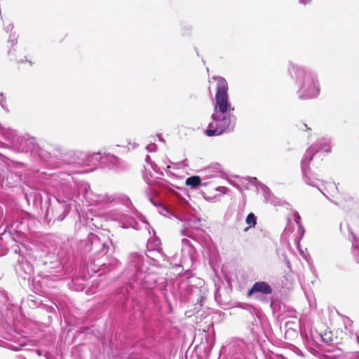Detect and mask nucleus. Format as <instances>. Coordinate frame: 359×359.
I'll return each instance as SVG.
<instances>
[{
	"label": "nucleus",
	"mask_w": 359,
	"mask_h": 359,
	"mask_svg": "<svg viewBox=\"0 0 359 359\" xmlns=\"http://www.w3.org/2000/svg\"><path fill=\"white\" fill-rule=\"evenodd\" d=\"M151 167L152 170L156 172V174H159L161 175H163V172L161 170L160 168L154 163H151Z\"/></svg>",
	"instance_id": "nucleus-23"
},
{
	"label": "nucleus",
	"mask_w": 359,
	"mask_h": 359,
	"mask_svg": "<svg viewBox=\"0 0 359 359\" xmlns=\"http://www.w3.org/2000/svg\"><path fill=\"white\" fill-rule=\"evenodd\" d=\"M16 149L21 152L37 151L38 145L34 137L29 135L20 137L19 142L15 145Z\"/></svg>",
	"instance_id": "nucleus-8"
},
{
	"label": "nucleus",
	"mask_w": 359,
	"mask_h": 359,
	"mask_svg": "<svg viewBox=\"0 0 359 359\" xmlns=\"http://www.w3.org/2000/svg\"><path fill=\"white\" fill-rule=\"evenodd\" d=\"M355 339L357 340L358 344H359V334H355Z\"/></svg>",
	"instance_id": "nucleus-36"
},
{
	"label": "nucleus",
	"mask_w": 359,
	"mask_h": 359,
	"mask_svg": "<svg viewBox=\"0 0 359 359\" xmlns=\"http://www.w3.org/2000/svg\"><path fill=\"white\" fill-rule=\"evenodd\" d=\"M182 243L183 245H187V246H189V247H191V242L189 239L187 238H183L182 240Z\"/></svg>",
	"instance_id": "nucleus-29"
},
{
	"label": "nucleus",
	"mask_w": 359,
	"mask_h": 359,
	"mask_svg": "<svg viewBox=\"0 0 359 359\" xmlns=\"http://www.w3.org/2000/svg\"><path fill=\"white\" fill-rule=\"evenodd\" d=\"M3 134L5 137L9 140L14 147L19 142L20 136L18 135V133L15 130L8 129L3 131Z\"/></svg>",
	"instance_id": "nucleus-13"
},
{
	"label": "nucleus",
	"mask_w": 359,
	"mask_h": 359,
	"mask_svg": "<svg viewBox=\"0 0 359 359\" xmlns=\"http://www.w3.org/2000/svg\"><path fill=\"white\" fill-rule=\"evenodd\" d=\"M245 222L249 225V227L255 226L257 224V217L254 213H249L246 217Z\"/></svg>",
	"instance_id": "nucleus-20"
},
{
	"label": "nucleus",
	"mask_w": 359,
	"mask_h": 359,
	"mask_svg": "<svg viewBox=\"0 0 359 359\" xmlns=\"http://www.w3.org/2000/svg\"><path fill=\"white\" fill-rule=\"evenodd\" d=\"M350 233L352 235V253L355 261L359 263V236H355L352 231Z\"/></svg>",
	"instance_id": "nucleus-14"
},
{
	"label": "nucleus",
	"mask_w": 359,
	"mask_h": 359,
	"mask_svg": "<svg viewBox=\"0 0 359 359\" xmlns=\"http://www.w3.org/2000/svg\"><path fill=\"white\" fill-rule=\"evenodd\" d=\"M327 359H344L343 357H327Z\"/></svg>",
	"instance_id": "nucleus-34"
},
{
	"label": "nucleus",
	"mask_w": 359,
	"mask_h": 359,
	"mask_svg": "<svg viewBox=\"0 0 359 359\" xmlns=\"http://www.w3.org/2000/svg\"><path fill=\"white\" fill-rule=\"evenodd\" d=\"M288 219H289V224L286 226V227L284 230V233L286 235L293 232L294 229V226L290 222V219H292V217L290 216V217H289Z\"/></svg>",
	"instance_id": "nucleus-22"
},
{
	"label": "nucleus",
	"mask_w": 359,
	"mask_h": 359,
	"mask_svg": "<svg viewBox=\"0 0 359 359\" xmlns=\"http://www.w3.org/2000/svg\"><path fill=\"white\" fill-rule=\"evenodd\" d=\"M182 235H185V234H184V230H182Z\"/></svg>",
	"instance_id": "nucleus-38"
},
{
	"label": "nucleus",
	"mask_w": 359,
	"mask_h": 359,
	"mask_svg": "<svg viewBox=\"0 0 359 359\" xmlns=\"http://www.w3.org/2000/svg\"><path fill=\"white\" fill-rule=\"evenodd\" d=\"M253 180H254V181H256V180H257V178H256V177H254V178H253Z\"/></svg>",
	"instance_id": "nucleus-39"
},
{
	"label": "nucleus",
	"mask_w": 359,
	"mask_h": 359,
	"mask_svg": "<svg viewBox=\"0 0 359 359\" xmlns=\"http://www.w3.org/2000/svg\"><path fill=\"white\" fill-rule=\"evenodd\" d=\"M300 128H301L302 130H305V129L308 130V129H309V128L307 127V125H306V124H304H304H302V127H300Z\"/></svg>",
	"instance_id": "nucleus-35"
},
{
	"label": "nucleus",
	"mask_w": 359,
	"mask_h": 359,
	"mask_svg": "<svg viewBox=\"0 0 359 359\" xmlns=\"http://www.w3.org/2000/svg\"><path fill=\"white\" fill-rule=\"evenodd\" d=\"M111 217H112V219L114 220L123 221L125 219L126 215L124 214H118L117 215H114Z\"/></svg>",
	"instance_id": "nucleus-25"
},
{
	"label": "nucleus",
	"mask_w": 359,
	"mask_h": 359,
	"mask_svg": "<svg viewBox=\"0 0 359 359\" xmlns=\"http://www.w3.org/2000/svg\"><path fill=\"white\" fill-rule=\"evenodd\" d=\"M145 161H146V162H147L148 164L151 165V163H153L151 162V158H150V156H149V155H147V156H146Z\"/></svg>",
	"instance_id": "nucleus-32"
},
{
	"label": "nucleus",
	"mask_w": 359,
	"mask_h": 359,
	"mask_svg": "<svg viewBox=\"0 0 359 359\" xmlns=\"http://www.w3.org/2000/svg\"><path fill=\"white\" fill-rule=\"evenodd\" d=\"M81 190L83 192V195L85 199L90 205H100L111 203L112 202L123 203L125 205L128 206L130 201L127 197H119L108 194H97L90 190V185L83 184L81 186Z\"/></svg>",
	"instance_id": "nucleus-5"
},
{
	"label": "nucleus",
	"mask_w": 359,
	"mask_h": 359,
	"mask_svg": "<svg viewBox=\"0 0 359 359\" xmlns=\"http://www.w3.org/2000/svg\"><path fill=\"white\" fill-rule=\"evenodd\" d=\"M220 171L221 165L219 163H215L212 165L206 168L203 170V172L205 174V177L212 178L219 176Z\"/></svg>",
	"instance_id": "nucleus-12"
},
{
	"label": "nucleus",
	"mask_w": 359,
	"mask_h": 359,
	"mask_svg": "<svg viewBox=\"0 0 359 359\" xmlns=\"http://www.w3.org/2000/svg\"><path fill=\"white\" fill-rule=\"evenodd\" d=\"M201 178L198 176H192L186 180V184L191 188H196L201 184Z\"/></svg>",
	"instance_id": "nucleus-19"
},
{
	"label": "nucleus",
	"mask_w": 359,
	"mask_h": 359,
	"mask_svg": "<svg viewBox=\"0 0 359 359\" xmlns=\"http://www.w3.org/2000/svg\"><path fill=\"white\" fill-rule=\"evenodd\" d=\"M144 179L147 184H151L152 182V181L150 180L146 175H144Z\"/></svg>",
	"instance_id": "nucleus-33"
},
{
	"label": "nucleus",
	"mask_w": 359,
	"mask_h": 359,
	"mask_svg": "<svg viewBox=\"0 0 359 359\" xmlns=\"http://www.w3.org/2000/svg\"><path fill=\"white\" fill-rule=\"evenodd\" d=\"M316 151L317 150L314 148L307 149L301 161V169L303 180L308 185L317 187L322 194L326 196V195L318 187V182H320V180L314 176L309 167V163L313 159L314 152Z\"/></svg>",
	"instance_id": "nucleus-6"
},
{
	"label": "nucleus",
	"mask_w": 359,
	"mask_h": 359,
	"mask_svg": "<svg viewBox=\"0 0 359 359\" xmlns=\"http://www.w3.org/2000/svg\"><path fill=\"white\" fill-rule=\"evenodd\" d=\"M288 71L296 80L298 86L297 95L301 100L316 97L320 93V86L316 76L310 70L292 65Z\"/></svg>",
	"instance_id": "nucleus-2"
},
{
	"label": "nucleus",
	"mask_w": 359,
	"mask_h": 359,
	"mask_svg": "<svg viewBox=\"0 0 359 359\" xmlns=\"http://www.w3.org/2000/svg\"><path fill=\"white\" fill-rule=\"evenodd\" d=\"M131 222L135 223V221L133 219H131Z\"/></svg>",
	"instance_id": "nucleus-37"
},
{
	"label": "nucleus",
	"mask_w": 359,
	"mask_h": 359,
	"mask_svg": "<svg viewBox=\"0 0 359 359\" xmlns=\"http://www.w3.org/2000/svg\"><path fill=\"white\" fill-rule=\"evenodd\" d=\"M311 148H314L316 150H317L314 152V154L320 151L329 153L331 151L330 141L328 138L321 137L318 139L317 142L313 145L311 146L308 149H310Z\"/></svg>",
	"instance_id": "nucleus-11"
},
{
	"label": "nucleus",
	"mask_w": 359,
	"mask_h": 359,
	"mask_svg": "<svg viewBox=\"0 0 359 359\" xmlns=\"http://www.w3.org/2000/svg\"><path fill=\"white\" fill-rule=\"evenodd\" d=\"M5 29H6V30L7 32L11 31L13 29V24H10Z\"/></svg>",
	"instance_id": "nucleus-31"
},
{
	"label": "nucleus",
	"mask_w": 359,
	"mask_h": 359,
	"mask_svg": "<svg viewBox=\"0 0 359 359\" xmlns=\"http://www.w3.org/2000/svg\"><path fill=\"white\" fill-rule=\"evenodd\" d=\"M147 149L149 152L155 151L156 149V145L155 144H150L147 147Z\"/></svg>",
	"instance_id": "nucleus-27"
},
{
	"label": "nucleus",
	"mask_w": 359,
	"mask_h": 359,
	"mask_svg": "<svg viewBox=\"0 0 359 359\" xmlns=\"http://www.w3.org/2000/svg\"><path fill=\"white\" fill-rule=\"evenodd\" d=\"M273 292L271 285L265 281H257L255 282L252 287L248 292V296L250 297L256 293H260L263 294H271Z\"/></svg>",
	"instance_id": "nucleus-10"
},
{
	"label": "nucleus",
	"mask_w": 359,
	"mask_h": 359,
	"mask_svg": "<svg viewBox=\"0 0 359 359\" xmlns=\"http://www.w3.org/2000/svg\"><path fill=\"white\" fill-rule=\"evenodd\" d=\"M15 270L17 273H20L21 271H23L26 275H29L33 271L32 266L27 261H22L21 263L16 266Z\"/></svg>",
	"instance_id": "nucleus-17"
},
{
	"label": "nucleus",
	"mask_w": 359,
	"mask_h": 359,
	"mask_svg": "<svg viewBox=\"0 0 359 359\" xmlns=\"http://www.w3.org/2000/svg\"><path fill=\"white\" fill-rule=\"evenodd\" d=\"M83 251L85 252H93L95 255H105L107 252V246L104 241L94 233H90L84 241Z\"/></svg>",
	"instance_id": "nucleus-7"
},
{
	"label": "nucleus",
	"mask_w": 359,
	"mask_h": 359,
	"mask_svg": "<svg viewBox=\"0 0 359 359\" xmlns=\"http://www.w3.org/2000/svg\"><path fill=\"white\" fill-rule=\"evenodd\" d=\"M292 219L297 224L299 227V233L300 234V237L302 238L304 233V228L301 223V217L297 212H294L291 215Z\"/></svg>",
	"instance_id": "nucleus-18"
},
{
	"label": "nucleus",
	"mask_w": 359,
	"mask_h": 359,
	"mask_svg": "<svg viewBox=\"0 0 359 359\" xmlns=\"http://www.w3.org/2000/svg\"><path fill=\"white\" fill-rule=\"evenodd\" d=\"M129 277L128 285L132 289H148L155 285L152 276L144 271L142 255L132 253L129 257V266L126 272Z\"/></svg>",
	"instance_id": "nucleus-3"
},
{
	"label": "nucleus",
	"mask_w": 359,
	"mask_h": 359,
	"mask_svg": "<svg viewBox=\"0 0 359 359\" xmlns=\"http://www.w3.org/2000/svg\"><path fill=\"white\" fill-rule=\"evenodd\" d=\"M72 198L67 197L66 199L60 198L58 195L54 201L50 202L46 212V218L48 222L53 220L62 221L71 210Z\"/></svg>",
	"instance_id": "nucleus-4"
},
{
	"label": "nucleus",
	"mask_w": 359,
	"mask_h": 359,
	"mask_svg": "<svg viewBox=\"0 0 359 359\" xmlns=\"http://www.w3.org/2000/svg\"><path fill=\"white\" fill-rule=\"evenodd\" d=\"M119 264L118 261L116 259H114L110 263L107 264L106 263H95V261L93 262V264L95 266H100V269H97V271H105L106 269L110 271L114 269Z\"/></svg>",
	"instance_id": "nucleus-16"
},
{
	"label": "nucleus",
	"mask_w": 359,
	"mask_h": 359,
	"mask_svg": "<svg viewBox=\"0 0 359 359\" xmlns=\"http://www.w3.org/2000/svg\"><path fill=\"white\" fill-rule=\"evenodd\" d=\"M263 189H264V191L265 192L264 198H265V200L266 201V202H269V203H272L273 205H276L277 203H276L277 198H271L270 191L268 189V188L266 187L265 186L264 187Z\"/></svg>",
	"instance_id": "nucleus-21"
},
{
	"label": "nucleus",
	"mask_w": 359,
	"mask_h": 359,
	"mask_svg": "<svg viewBox=\"0 0 359 359\" xmlns=\"http://www.w3.org/2000/svg\"><path fill=\"white\" fill-rule=\"evenodd\" d=\"M147 256L157 262H159L161 260L164 261L165 257V255L161 250H148Z\"/></svg>",
	"instance_id": "nucleus-15"
},
{
	"label": "nucleus",
	"mask_w": 359,
	"mask_h": 359,
	"mask_svg": "<svg viewBox=\"0 0 359 359\" xmlns=\"http://www.w3.org/2000/svg\"><path fill=\"white\" fill-rule=\"evenodd\" d=\"M88 161L93 164L95 165L98 162H101L103 164L109 163V166L116 165L118 163V158L116 156L107 154L102 155L100 152L93 153L88 156Z\"/></svg>",
	"instance_id": "nucleus-9"
},
{
	"label": "nucleus",
	"mask_w": 359,
	"mask_h": 359,
	"mask_svg": "<svg viewBox=\"0 0 359 359\" xmlns=\"http://www.w3.org/2000/svg\"><path fill=\"white\" fill-rule=\"evenodd\" d=\"M299 3L304 5H306L307 4H309L311 0H299Z\"/></svg>",
	"instance_id": "nucleus-30"
},
{
	"label": "nucleus",
	"mask_w": 359,
	"mask_h": 359,
	"mask_svg": "<svg viewBox=\"0 0 359 359\" xmlns=\"http://www.w3.org/2000/svg\"><path fill=\"white\" fill-rule=\"evenodd\" d=\"M8 42L11 43L12 46H14L17 43V38L15 36L11 35L8 39Z\"/></svg>",
	"instance_id": "nucleus-28"
},
{
	"label": "nucleus",
	"mask_w": 359,
	"mask_h": 359,
	"mask_svg": "<svg viewBox=\"0 0 359 359\" xmlns=\"http://www.w3.org/2000/svg\"><path fill=\"white\" fill-rule=\"evenodd\" d=\"M353 321L348 318L344 320L345 329L348 330V327H351Z\"/></svg>",
	"instance_id": "nucleus-26"
},
{
	"label": "nucleus",
	"mask_w": 359,
	"mask_h": 359,
	"mask_svg": "<svg viewBox=\"0 0 359 359\" xmlns=\"http://www.w3.org/2000/svg\"><path fill=\"white\" fill-rule=\"evenodd\" d=\"M0 105L5 109H6V97L3 93H0Z\"/></svg>",
	"instance_id": "nucleus-24"
},
{
	"label": "nucleus",
	"mask_w": 359,
	"mask_h": 359,
	"mask_svg": "<svg viewBox=\"0 0 359 359\" xmlns=\"http://www.w3.org/2000/svg\"><path fill=\"white\" fill-rule=\"evenodd\" d=\"M214 79L217 81V92L212 121L205 130V135L208 137L232 132L234 130L237 120L236 116L233 114L234 108L231 107L229 102L226 81L221 76L214 77Z\"/></svg>",
	"instance_id": "nucleus-1"
}]
</instances>
